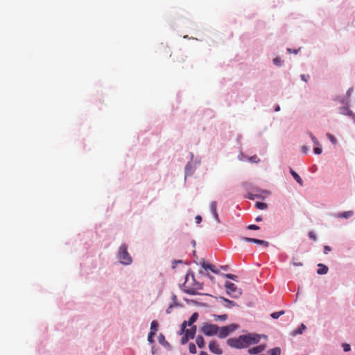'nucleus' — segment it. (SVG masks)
Wrapping results in <instances>:
<instances>
[{
	"label": "nucleus",
	"mask_w": 355,
	"mask_h": 355,
	"mask_svg": "<svg viewBox=\"0 0 355 355\" xmlns=\"http://www.w3.org/2000/svg\"><path fill=\"white\" fill-rule=\"evenodd\" d=\"M158 340L160 344L162 345H168V342L165 340L164 336L162 334H159L158 337Z\"/></svg>",
	"instance_id": "nucleus-27"
},
{
	"label": "nucleus",
	"mask_w": 355,
	"mask_h": 355,
	"mask_svg": "<svg viewBox=\"0 0 355 355\" xmlns=\"http://www.w3.org/2000/svg\"><path fill=\"white\" fill-rule=\"evenodd\" d=\"M155 331H150L148 334V341L150 343H154V336H155Z\"/></svg>",
	"instance_id": "nucleus-25"
},
{
	"label": "nucleus",
	"mask_w": 355,
	"mask_h": 355,
	"mask_svg": "<svg viewBox=\"0 0 355 355\" xmlns=\"http://www.w3.org/2000/svg\"><path fill=\"white\" fill-rule=\"evenodd\" d=\"M241 340L242 341L243 348H246L250 345L259 343L260 340V336L254 334L241 335Z\"/></svg>",
	"instance_id": "nucleus-2"
},
{
	"label": "nucleus",
	"mask_w": 355,
	"mask_h": 355,
	"mask_svg": "<svg viewBox=\"0 0 355 355\" xmlns=\"http://www.w3.org/2000/svg\"><path fill=\"white\" fill-rule=\"evenodd\" d=\"M294 265L295 266H302V263H295Z\"/></svg>",
	"instance_id": "nucleus-52"
},
{
	"label": "nucleus",
	"mask_w": 355,
	"mask_h": 355,
	"mask_svg": "<svg viewBox=\"0 0 355 355\" xmlns=\"http://www.w3.org/2000/svg\"><path fill=\"white\" fill-rule=\"evenodd\" d=\"M243 239L244 241H247V242L254 243L263 245L265 247H268L269 245V243L268 241H263V240H260V239H253V238H249V237H244Z\"/></svg>",
	"instance_id": "nucleus-9"
},
{
	"label": "nucleus",
	"mask_w": 355,
	"mask_h": 355,
	"mask_svg": "<svg viewBox=\"0 0 355 355\" xmlns=\"http://www.w3.org/2000/svg\"><path fill=\"white\" fill-rule=\"evenodd\" d=\"M264 349H265V346L263 345H260L257 347L250 348L248 349V353L250 354H259V353L263 352L264 350Z\"/></svg>",
	"instance_id": "nucleus-11"
},
{
	"label": "nucleus",
	"mask_w": 355,
	"mask_h": 355,
	"mask_svg": "<svg viewBox=\"0 0 355 355\" xmlns=\"http://www.w3.org/2000/svg\"><path fill=\"white\" fill-rule=\"evenodd\" d=\"M248 230H257L259 229V227L256 225H250L248 226Z\"/></svg>",
	"instance_id": "nucleus-38"
},
{
	"label": "nucleus",
	"mask_w": 355,
	"mask_h": 355,
	"mask_svg": "<svg viewBox=\"0 0 355 355\" xmlns=\"http://www.w3.org/2000/svg\"><path fill=\"white\" fill-rule=\"evenodd\" d=\"M197 327L196 325H193L190 329H187L184 334H185L187 336L190 338V339H193L196 333Z\"/></svg>",
	"instance_id": "nucleus-12"
},
{
	"label": "nucleus",
	"mask_w": 355,
	"mask_h": 355,
	"mask_svg": "<svg viewBox=\"0 0 355 355\" xmlns=\"http://www.w3.org/2000/svg\"><path fill=\"white\" fill-rule=\"evenodd\" d=\"M173 307V304H171V305L168 307V309H167V310H166V313H171V309H172Z\"/></svg>",
	"instance_id": "nucleus-45"
},
{
	"label": "nucleus",
	"mask_w": 355,
	"mask_h": 355,
	"mask_svg": "<svg viewBox=\"0 0 355 355\" xmlns=\"http://www.w3.org/2000/svg\"><path fill=\"white\" fill-rule=\"evenodd\" d=\"M273 63L277 66H280L282 63V60L279 58H275L273 60Z\"/></svg>",
	"instance_id": "nucleus-36"
},
{
	"label": "nucleus",
	"mask_w": 355,
	"mask_h": 355,
	"mask_svg": "<svg viewBox=\"0 0 355 355\" xmlns=\"http://www.w3.org/2000/svg\"><path fill=\"white\" fill-rule=\"evenodd\" d=\"M198 316L199 315L198 312L193 313L189 320L187 321L188 322V326H192V324L198 320Z\"/></svg>",
	"instance_id": "nucleus-15"
},
{
	"label": "nucleus",
	"mask_w": 355,
	"mask_h": 355,
	"mask_svg": "<svg viewBox=\"0 0 355 355\" xmlns=\"http://www.w3.org/2000/svg\"><path fill=\"white\" fill-rule=\"evenodd\" d=\"M343 350L345 352H349L351 349L350 345L349 344L345 343L343 345Z\"/></svg>",
	"instance_id": "nucleus-37"
},
{
	"label": "nucleus",
	"mask_w": 355,
	"mask_h": 355,
	"mask_svg": "<svg viewBox=\"0 0 355 355\" xmlns=\"http://www.w3.org/2000/svg\"><path fill=\"white\" fill-rule=\"evenodd\" d=\"M187 326H188V322L187 321H184L181 324V330L180 334H183L184 331L187 329H186Z\"/></svg>",
	"instance_id": "nucleus-28"
},
{
	"label": "nucleus",
	"mask_w": 355,
	"mask_h": 355,
	"mask_svg": "<svg viewBox=\"0 0 355 355\" xmlns=\"http://www.w3.org/2000/svg\"><path fill=\"white\" fill-rule=\"evenodd\" d=\"M118 258L122 264L129 265L132 263V258L130 254L128 252L127 246L125 245H121L119 251Z\"/></svg>",
	"instance_id": "nucleus-3"
},
{
	"label": "nucleus",
	"mask_w": 355,
	"mask_h": 355,
	"mask_svg": "<svg viewBox=\"0 0 355 355\" xmlns=\"http://www.w3.org/2000/svg\"><path fill=\"white\" fill-rule=\"evenodd\" d=\"M290 173L292 175V176L293 177V178L296 180V182H298L300 185H302L303 181H302V178H300V176L295 171H294L292 168L290 169Z\"/></svg>",
	"instance_id": "nucleus-13"
},
{
	"label": "nucleus",
	"mask_w": 355,
	"mask_h": 355,
	"mask_svg": "<svg viewBox=\"0 0 355 355\" xmlns=\"http://www.w3.org/2000/svg\"><path fill=\"white\" fill-rule=\"evenodd\" d=\"M227 344L233 348H237V349H242L243 345L242 341L241 340V336H239L238 338H229L227 340Z\"/></svg>",
	"instance_id": "nucleus-7"
},
{
	"label": "nucleus",
	"mask_w": 355,
	"mask_h": 355,
	"mask_svg": "<svg viewBox=\"0 0 355 355\" xmlns=\"http://www.w3.org/2000/svg\"><path fill=\"white\" fill-rule=\"evenodd\" d=\"M327 137H328V139L331 141V142L333 144H336L337 140H336V139L335 138V137L334 135H332L330 133H327Z\"/></svg>",
	"instance_id": "nucleus-29"
},
{
	"label": "nucleus",
	"mask_w": 355,
	"mask_h": 355,
	"mask_svg": "<svg viewBox=\"0 0 355 355\" xmlns=\"http://www.w3.org/2000/svg\"><path fill=\"white\" fill-rule=\"evenodd\" d=\"M352 92V88H350V89H348V91H347V94H348V95H350Z\"/></svg>",
	"instance_id": "nucleus-50"
},
{
	"label": "nucleus",
	"mask_w": 355,
	"mask_h": 355,
	"mask_svg": "<svg viewBox=\"0 0 355 355\" xmlns=\"http://www.w3.org/2000/svg\"><path fill=\"white\" fill-rule=\"evenodd\" d=\"M227 293L232 297L237 298L241 295V290L234 283L227 282L225 283Z\"/></svg>",
	"instance_id": "nucleus-6"
},
{
	"label": "nucleus",
	"mask_w": 355,
	"mask_h": 355,
	"mask_svg": "<svg viewBox=\"0 0 355 355\" xmlns=\"http://www.w3.org/2000/svg\"><path fill=\"white\" fill-rule=\"evenodd\" d=\"M305 329H306V326L304 324H302L300 327L298 329L295 330L293 331V335H297V334H302L303 330H304Z\"/></svg>",
	"instance_id": "nucleus-24"
},
{
	"label": "nucleus",
	"mask_w": 355,
	"mask_h": 355,
	"mask_svg": "<svg viewBox=\"0 0 355 355\" xmlns=\"http://www.w3.org/2000/svg\"><path fill=\"white\" fill-rule=\"evenodd\" d=\"M255 207L259 209H264L267 207V205L264 202H257L255 204Z\"/></svg>",
	"instance_id": "nucleus-23"
},
{
	"label": "nucleus",
	"mask_w": 355,
	"mask_h": 355,
	"mask_svg": "<svg viewBox=\"0 0 355 355\" xmlns=\"http://www.w3.org/2000/svg\"><path fill=\"white\" fill-rule=\"evenodd\" d=\"M216 208H217V202L216 201H212L210 203V210L212 214L217 212Z\"/></svg>",
	"instance_id": "nucleus-21"
},
{
	"label": "nucleus",
	"mask_w": 355,
	"mask_h": 355,
	"mask_svg": "<svg viewBox=\"0 0 355 355\" xmlns=\"http://www.w3.org/2000/svg\"><path fill=\"white\" fill-rule=\"evenodd\" d=\"M218 330V325L209 323H204L200 328V331L207 336L216 335Z\"/></svg>",
	"instance_id": "nucleus-4"
},
{
	"label": "nucleus",
	"mask_w": 355,
	"mask_h": 355,
	"mask_svg": "<svg viewBox=\"0 0 355 355\" xmlns=\"http://www.w3.org/2000/svg\"><path fill=\"white\" fill-rule=\"evenodd\" d=\"M284 311H278V312H274L272 313H271L270 316L273 318V319H277L279 318L281 315H284Z\"/></svg>",
	"instance_id": "nucleus-20"
},
{
	"label": "nucleus",
	"mask_w": 355,
	"mask_h": 355,
	"mask_svg": "<svg viewBox=\"0 0 355 355\" xmlns=\"http://www.w3.org/2000/svg\"><path fill=\"white\" fill-rule=\"evenodd\" d=\"M331 250V247H329V245H325L324 247V254H327L329 252H330Z\"/></svg>",
	"instance_id": "nucleus-40"
},
{
	"label": "nucleus",
	"mask_w": 355,
	"mask_h": 355,
	"mask_svg": "<svg viewBox=\"0 0 355 355\" xmlns=\"http://www.w3.org/2000/svg\"><path fill=\"white\" fill-rule=\"evenodd\" d=\"M189 352L191 354H196V352H197L196 347L194 343H189Z\"/></svg>",
	"instance_id": "nucleus-22"
},
{
	"label": "nucleus",
	"mask_w": 355,
	"mask_h": 355,
	"mask_svg": "<svg viewBox=\"0 0 355 355\" xmlns=\"http://www.w3.org/2000/svg\"><path fill=\"white\" fill-rule=\"evenodd\" d=\"M195 219H196V223H198V224L200 223L202 221V217L200 215L196 216Z\"/></svg>",
	"instance_id": "nucleus-41"
},
{
	"label": "nucleus",
	"mask_w": 355,
	"mask_h": 355,
	"mask_svg": "<svg viewBox=\"0 0 355 355\" xmlns=\"http://www.w3.org/2000/svg\"><path fill=\"white\" fill-rule=\"evenodd\" d=\"M182 263V261H175L173 262V268H175V264H176V263Z\"/></svg>",
	"instance_id": "nucleus-48"
},
{
	"label": "nucleus",
	"mask_w": 355,
	"mask_h": 355,
	"mask_svg": "<svg viewBox=\"0 0 355 355\" xmlns=\"http://www.w3.org/2000/svg\"><path fill=\"white\" fill-rule=\"evenodd\" d=\"M309 135H310V137L311 138V140L313 142V144L315 145H319V142H318L317 138L314 135H313L312 133H309Z\"/></svg>",
	"instance_id": "nucleus-32"
},
{
	"label": "nucleus",
	"mask_w": 355,
	"mask_h": 355,
	"mask_svg": "<svg viewBox=\"0 0 355 355\" xmlns=\"http://www.w3.org/2000/svg\"><path fill=\"white\" fill-rule=\"evenodd\" d=\"M249 159L250 162H254V163H257L259 162V159L256 155H254V156L250 157Z\"/></svg>",
	"instance_id": "nucleus-33"
},
{
	"label": "nucleus",
	"mask_w": 355,
	"mask_h": 355,
	"mask_svg": "<svg viewBox=\"0 0 355 355\" xmlns=\"http://www.w3.org/2000/svg\"><path fill=\"white\" fill-rule=\"evenodd\" d=\"M199 355H209V354L207 352L202 351V352H200Z\"/></svg>",
	"instance_id": "nucleus-49"
},
{
	"label": "nucleus",
	"mask_w": 355,
	"mask_h": 355,
	"mask_svg": "<svg viewBox=\"0 0 355 355\" xmlns=\"http://www.w3.org/2000/svg\"><path fill=\"white\" fill-rule=\"evenodd\" d=\"M173 300L174 301H175V300H176V296H175V295H173Z\"/></svg>",
	"instance_id": "nucleus-53"
},
{
	"label": "nucleus",
	"mask_w": 355,
	"mask_h": 355,
	"mask_svg": "<svg viewBox=\"0 0 355 355\" xmlns=\"http://www.w3.org/2000/svg\"><path fill=\"white\" fill-rule=\"evenodd\" d=\"M313 151L315 154L320 155L322 153V148L321 147H315V148H314Z\"/></svg>",
	"instance_id": "nucleus-39"
},
{
	"label": "nucleus",
	"mask_w": 355,
	"mask_h": 355,
	"mask_svg": "<svg viewBox=\"0 0 355 355\" xmlns=\"http://www.w3.org/2000/svg\"><path fill=\"white\" fill-rule=\"evenodd\" d=\"M209 349L211 352L216 354H222L223 350L220 349L219 345L215 340H211L209 343Z\"/></svg>",
	"instance_id": "nucleus-8"
},
{
	"label": "nucleus",
	"mask_w": 355,
	"mask_h": 355,
	"mask_svg": "<svg viewBox=\"0 0 355 355\" xmlns=\"http://www.w3.org/2000/svg\"><path fill=\"white\" fill-rule=\"evenodd\" d=\"M220 300H223L224 302H227L230 306H235L236 303L234 301H232L230 300L226 299L223 297H220Z\"/></svg>",
	"instance_id": "nucleus-31"
},
{
	"label": "nucleus",
	"mask_w": 355,
	"mask_h": 355,
	"mask_svg": "<svg viewBox=\"0 0 355 355\" xmlns=\"http://www.w3.org/2000/svg\"><path fill=\"white\" fill-rule=\"evenodd\" d=\"M307 78H309V76H306V75H301V78L302 80L305 81V82H307Z\"/></svg>",
	"instance_id": "nucleus-44"
},
{
	"label": "nucleus",
	"mask_w": 355,
	"mask_h": 355,
	"mask_svg": "<svg viewBox=\"0 0 355 355\" xmlns=\"http://www.w3.org/2000/svg\"><path fill=\"white\" fill-rule=\"evenodd\" d=\"M224 276L228 279L236 280V276L233 274H225Z\"/></svg>",
	"instance_id": "nucleus-35"
},
{
	"label": "nucleus",
	"mask_w": 355,
	"mask_h": 355,
	"mask_svg": "<svg viewBox=\"0 0 355 355\" xmlns=\"http://www.w3.org/2000/svg\"><path fill=\"white\" fill-rule=\"evenodd\" d=\"M183 334L184 336L182 337L180 343L182 345H185L188 342L189 339H190V338L187 336L185 334Z\"/></svg>",
	"instance_id": "nucleus-30"
},
{
	"label": "nucleus",
	"mask_w": 355,
	"mask_h": 355,
	"mask_svg": "<svg viewBox=\"0 0 355 355\" xmlns=\"http://www.w3.org/2000/svg\"><path fill=\"white\" fill-rule=\"evenodd\" d=\"M279 110H280V107H279V105H277V106L276 107V108H275V111H276V112H278V111H279Z\"/></svg>",
	"instance_id": "nucleus-51"
},
{
	"label": "nucleus",
	"mask_w": 355,
	"mask_h": 355,
	"mask_svg": "<svg viewBox=\"0 0 355 355\" xmlns=\"http://www.w3.org/2000/svg\"><path fill=\"white\" fill-rule=\"evenodd\" d=\"M309 237L311 239L313 240V241H316V239H317L316 235H315V233H314L313 232H312V231L309 232Z\"/></svg>",
	"instance_id": "nucleus-34"
},
{
	"label": "nucleus",
	"mask_w": 355,
	"mask_h": 355,
	"mask_svg": "<svg viewBox=\"0 0 355 355\" xmlns=\"http://www.w3.org/2000/svg\"><path fill=\"white\" fill-rule=\"evenodd\" d=\"M191 278L192 282H190L189 276V275H187L186 279L183 285L184 291L189 295H196L197 293L196 291L200 289L202 286L198 282H196L193 274H191Z\"/></svg>",
	"instance_id": "nucleus-1"
},
{
	"label": "nucleus",
	"mask_w": 355,
	"mask_h": 355,
	"mask_svg": "<svg viewBox=\"0 0 355 355\" xmlns=\"http://www.w3.org/2000/svg\"><path fill=\"white\" fill-rule=\"evenodd\" d=\"M202 267L205 270H210L211 272H213L215 274H218L219 271L216 268V266L213 264L206 263L205 261H203L201 263Z\"/></svg>",
	"instance_id": "nucleus-10"
},
{
	"label": "nucleus",
	"mask_w": 355,
	"mask_h": 355,
	"mask_svg": "<svg viewBox=\"0 0 355 355\" xmlns=\"http://www.w3.org/2000/svg\"><path fill=\"white\" fill-rule=\"evenodd\" d=\"M157 327L158 323L155 320H153L150 324V331H153L155 333L157 331Z\"/></svg>",
	"instance_id": "nucleus-26"
},
{
	"label": "nucleus",
	"mask_w": 355,
	"mask_h": 355,
	"mask_svg": "<svg viewBox=\"0 0 355 355\" xmlns=\"http://www.w3.org/2000/svg\"><path fill=\"white\" fill-rule=\"evenodd\" d=\"M309 149L308 147L305 146H303L302 147V151L304 153H307L309 152Z\"/></svg>",
	"instance_id": "nucleus-42"
},
{
	"label": "nucleus",
	"mask_w": 355,
	"mask_h": 355,
	"mask_svg": "<svg viewBox=\"0 0 355 355\" xmlns=\"http://www.w3.org/2000/svg\"><path fill=\"white\" fill-rule=\"evenodd\" d=\"M196 343L199 348H203L205 347V340L202 336L198 335L196 337Z\"/></svg>",
	"instance_id": "nucleus-16"
},
{
	"label": "nucleus",
	"mask_w": 355,
	"mask_h": 355,
	"mask_svg": "<svg viewBox=\"0 0 355 355\" xmlns=\"http://www.w3.org/2000/svg\"><path fill=\"white\" fill-rule=\"evenodd\" d=\"M212 317L214 318V320H215V321H218V320L225 321L227 319V314H223V315L213 314Z\"/></svg>",
	"instance_id": "nucleus-17"
},
{
	"label": "nucleus",
	"mask_w": 355,
	"mask_h": 355,
	"mask_svg": "<svg viewBox=\"0 0 355 355\" xmlns=\"http://www.w3.org/2000/svg\"><path fill=\"white\" fill-rule=\"evenodd\" d=\"M268 353L270 355H280L281 354V349L279 347H275L273 349H271Z\"/></svg>",
	"instance_id": "nucleus-19"
},
{
	"label": "nucleus",
	"mask_w": 355,
	"mask_h": 355,
	"mask_svg": "<svg viewBox=\"0 0 355 355\" xmlns=\"http://www.w3.org/2000/svg\"><path fill=\"white\" fill-rule=\"evenodd\" d=\"M214 218L216 220L218 223L220 222L218 214L217 212L213 214Z\"/></svg>",
	"instance_id": "nucleus-43"
},
{
	"label": "nucleus",
	"mask_w": 355,
	"mask_h": 355,
	"mask_svg": "<svg viewBox=\"0 0 355 355\" xmlns=\"http://www.w3.org/2000/svg\"><path fill=\"white\" fill-rule=\"evenodd\" d=\"M184 60L182 58H181V60H179V62H184Z\"/></svg>",
	"instance_id": "nucleus-54"
},
{
	"label": "nucleus",
	"mask_w": 355,
	"mask_h": 355,
	"mask_svg": "<svg viewBox=\"0 0 355 355\" xmlns=\"http://www.w3.org/2000/svg\"><path fill=\"white\" fill-rule=\"evenodd\" d=\"M238 328V325L236 324H231L227 326L219 327L217 333V336L220 338H225L229 336V334L234 331Z\"/></svg>",
	"instance_id": "nucleus-5"
},
{
	"label": "nucleus",
	"mask_w": 355,
	"mask_h": 355,
	"mask_svg": "<svg viewBox=\"0 0 355 355\" xmlns=\"http://www.w3.org/2000/svg\"><path fill=\"white\" fill-rule=\"evenodd\" d=\"M353 214H354V212L352 211H345L341 214H339L338 217L348 218H350L351 216H352Z\"/></svg>",
	"instance_id": "nucleus-18"
},
{
	"label": "nucleus",
	"mask_w": 355,
	"mask_h": 355,
	"mask_svg": "<svg viewBox=\"0 0 355 355\" xmlns=\"http://www.w3.org/2000/svg\"><path fill=\"white\" fill-rule=\"evenodd\" d=\"M220 268L224 270H227L228 269V266H222Z\"/></svg>",
	"instance_id": "nucleus-46"
},
{
	"label": "nucleus",
	"mask_w": 355,
	"mask_h": 355,
	"mask_svg": "<svg viewBox=\"0 0 355 355\" xmlns=\"http://www.w3.org/2000/svg\"><path fill=\"white\" fill-rule=\"evenodd\" d=\"M318 267H319V268L318 269V271H317L318 274L324 275V274L327 273V272H328L327 266H326L324 264L320 263V264H318Z\"/></svg>",
	"instance_id": "nucleus-14"
},
{
	"label": "nucleus",
	"mask_w": 355,
	"mask_h": 355,
	"mask_svg": "<svg viewBox=\"0 0 355 355\" xmlns=\"http://www.w3.org/2000/svg\"><path fill=\"white\" fill-rule=\"evenodd\" d=\"M261 220H262L261 216H258L255 219V220L257 221V222L261 221Z\"/></svg>",
	"instance_id": "nucleus-47"
}]
</instances>
